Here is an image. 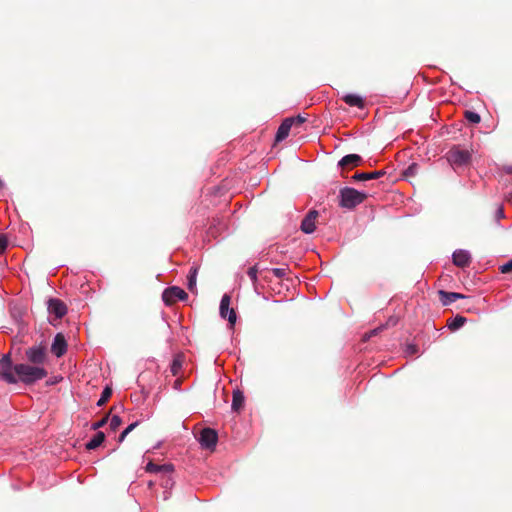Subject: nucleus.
<instances>
[{
    "mask_svg": "<svg viewBox=\"0 0 512 512\" xmlns=\"http://www.w3.org/2000/svg\"><path fill=\"white\" fill-rule=\"evenodd\" d=\"M198 441L202 448L214 450L218 442V434L212 428H204L200 432Z\"/></svg>",
    "mask_w": 512,
    "mask_h": 512,
    "instance_id": "39448f33",
    "label": "nucleus"
},
{
    "mask_svg": "<svg viewBox=\"0 0 512 512\" xmlns=\"http://www.w3.org/2000/svg\"><path fill=\"white\" fill-rule=\"evenodd\" d=\"M257 274H258L257 266L249 267V269L247 271V275L253 284H255L257 282Z\"/></svg>",
    "mask_w": 512,
    "mask_h": 512,
    "instance_id": "bb28decb",
    "label": "nucleus"
},
{
    "mask_svg": "<svg viewBox=\"0 0 512 512\" xmlns=\"http://www.w3.org/2000/svg\"><path fill=\"white\" fill-rule=\"evenodd\" d=\"M105 440V434L97 431L96 434L86 443L87 450H94L98 448Z\"/></svg>",
    "mask_w": 512,
    "mask_h": 512,
    "instance_id": "f3484780",
    "label": "nucleus"
},
{
    "mask_svg": "<svg viewBox=\"0 0 512 512\" xmlns=\"http://www.w3.org/2000/svg\"><path fill=\"white\" fill-rule=\"evenodd\" d=\"M25 359L26 363L14 364L10 354H4L0 359V379L8 384L21 382L33 385L47 377L48 352L45 346L29 347L25 351Z\"/></svg>",
    "mask_w": 512,
    "mask_h": 512,
    "instance_id": "f257e3e1",
    "label": "nucleus"
},
{
    "mask_svg": "<svg viewBox=\"0 0 512 512\" xmlns=\"http://www.w3.org/2000/svg\"><path fill=\"white\" fill-rule=\"evenodd\" d=\"M272 273L277 278H283L286 275L285 268H274L272 269Z\"/></svg>",
    "mask_w": 512,
    "mask_h": 512,
    "instance_id": "473e14b6",
    "label": "nucleus"
},
{
    "mask_svg": "<svg viewBox=\"0 0 512 512\" xmlns=\"http://www.w3.org/2000/svg\"><path fill=\"white\" fill-rule=\"evenodd\" d=\"M244 405V395L240 390H235L232 397V410L240 411Z\"/></svg>",
    "mask_w": 512,
    "mask_h": 512,
    "instance_id": "a211bd4d",
    "label": "nucleus"
},
{
    "mask_svg": "<svg viewBox=\"0 0 512 512\" xmlns=\"http://www.w3.org/2000/svg\"><path fill=\"white\" fill-rule=\"evenodd\" d=\"M339 198L341 207L353 209L365 200L366 194L354 188L344 187L340 190Z\"/></svg>",
    "mask_w": 512,
    "mask_h": 512,
    "instance_id": "7ed1b4c3",
    "label": "nucleus"
},
{
    "mask_svg": "<svg viewBox=\"0 0 512 512\" xmlns=\"http://www.w3.org/2000/svg\"><path fill=\"white\" fill-rule=\"evenodd\" d=\"M231 298L228 294H224L220 301L219 312L220 316L227 319L230 326H234L237 320V315L234 309L230 308Z\"/></svg>",
    "mask_w": 512,
    "mask_h": 512,
    "instance_id": "423d86ee",
    "label": "nucleus"
},
{
    "mask_svg": "<svg viewBox=\"0 0 512 512\" xmlns=\"http://www.w3.org/2000/svg\"><path fill=\"white\" fill-rule=\"evenodd\" d=\"M343 101L351 106V107H357V108H364V100L361 96L357 94H346L342 97Z\"/></svg>",
    "mask_w": 512,
    "mask_h": 512,
    "instance_id": "dca6fc26",
    "label": "nucleus"
},
{
    "mask_svg": "<svg viewBox=\"0 0 512 512\" xmlns=\"http://www.w3.org/2000/svg\"><path fill=\"white\" fill-rule=\"evenodd\" d=\"M187 298V293L178 286L168 287L162 293V300L167 306L173 305L177 300H186Z\"/></svg>",
    "mask_w": 512,
    "mask_h": 512,
    "instance_id": "20e7f679",
    "label": "nucleus"
},
{
    "mask_svg": "<svg viewBox=\"0 0 512 512\" xmlns=\"http://www.w3.org/2000/svg\"><path fill=\"white\" fill-rule=\"evenodd\" d=\"M318 217V211L316 210H310L306 216L303 218L301 222V230L305 234H311L315 231L316 228V219Z\"/></svg>",
    "mask_w": 512,
    "mask_h": 512,
    "instance_id": "6e6552de",
    "label": "nucleus"
},
{
    "mask_svg": "<svg viewBox=\"0 0 512 512\" xmlns=\"http://www.w3.org/2000/svg\"><path fill=\"white\" fill-rule=\"evenodd\" d=\"M505 200L512 206V190L506 194Z\"/></svg>",
    "mask_w": 512,
    "mask_h": 512,
    "instance_id": "f704fd0d",
    "label": "nucleus"
},
{
    "mask_svg": "<svg viewBox=\"0 0 512 512\" xmlns=\"http://www.w3.org/2000/svg\"><path fill=\"white\" fill-rule=\"evenodd\" d=\"M292 128V120H284L281 125L278 127L277 133H276V141L280 142L283 141L288 135Z\"/></svg>",
    "mask_w": 512,
    "mask_h": 512,
    "instance_id": "2eb2a0df",
    "label": "nucleus"
},
{
    "mask_svg": "<svg viewBox=\"0 0 512 512\" xmlns=\"http://www.w3.org/2000/svg\"><path fill=\"white\" fill-rule=\"evenodd\" d=\"M121 423H122V419L118 415H114L110 419L111 430H113V431L117 430L119 428V426L121 425Z\"/></svg>",
    "mask_w": 512,
    "mask_h": 512,
    "instance_id": "cd10ccee",
    "label": "nucleus"
},
{
    "mask_svg": "<svg viewBox=\"0 0 512 512\" xmlns=\"http://www.w3.org/2000/svg\"><path fill=\"white\" fill-rule=\"evenodd\" d=\"M146 472L148 473H156V474H172L174 471V466L172 464L166 463V464H156L152 461L148 462L145 467Z\"/></svg>",
    "mask_w": 512,
    "mask_h": 512,
    "instance_id": "9b49d317",
    "label": "nucleus"
},
{
    "mask_svg": "<svg viewBox=\"0 0 512 512\" xmlns=\"http://www.w3.org/2000/svg\"><path fill=\"white\" fill-rule=\"evenodd\" d=\"M198 268L193 266L191 267L189 274L187 276V288L193 292L196 288V278H197Z\"/></svg>",
    "mask_w": 512,
    "mask_h": 512,
    "instance_id": "6ab92c4d",
    "label": "nucleus"
},
{
    "mask_svg": "<svg viewBox=\"0 0 512 512\" xmlns=\"http://www.w3.org/2000/svg\"><path fill=\"white\" fill-rule=\"evenodd\" d=\"M66 351L67 343L65 337L61 333L56 334L51 345V352L56 357H61L66 353Z\"/></svg>",
    "mask_w": 512,
    "mask_h": 512,
    "instance_id": "1a4fd4ad",
    "label": "nucleus"
},
{
    "mask_svg": "<svg viewBox=\"0 0 512 512\" xmlns=\"http://www.w3.org/2000/svg\"><path fill=\"white\" fill-rule=\"evenodd\" d=\"M385 175V171L383 170H377L373 172H359L355 173L352 177L355 181H368V180H374L378 179Z\"/></svg>",
    "mask_w": 512,
    "mask_h": 512,
    "instance_id": "4468645a",
    "label": "nucleus"
},
{
    "mask_svg": "<svg viewBox=\"0 0 512 512\" xmlns=\"http://www.w3.org/2000/svg\"><path fill=\"white\" fill-rule=\"evenodd\" d=\"M162 476H163V479L161 482L162 487H164L165 489L171 488L174 484L171 474H163Z\"/></svg>",
    "mask_w": 512,
    "mask_h": 512,
    "instance_id": "393cba45",
    "label": "nucleus"
},
{
    "mask_svg": "<svg viewBox=\"0 0 512 512\" xmlns=\"http://www.w3.org/2000/svg\"><path fill=\"white\" fill-rule=\"evenodd\" d=\"M139 422H133L131 423L130 425H128L122 432L121 434L119 435V439L118 441L119 442H123L124 439L127 437V435L132 432L137 426H138Z\"/></svg>",
    "mask_w": 512,
    "mask_h": 512,
    "instance_id": "4be33fe9",
    "label": "nucleus"
},
{
    "mask_svg": "<svg viewBox=\"0 0 512 512\" xmlns=\"http://www.w3.org/2000/svg\"><path fill=\"white\" fill-rule=\"evenodd\" d=\"M496 221L499 222L501 219L505 218L504 208L502 205L498 206L495 211Z\"/></svg>",
    "mask_w": 512,
    "mask_h": 512,
    "instance_id": "2f4dec72",
    "label": "nucleus"
},
{
    "mask_svg": "<svg viewBox=\"0 0 512 512\" xmlns=\"http://www.w3.org/2000/svg\"><path fill=\"white\" fill-rule=\"evenodd\" d=\"M452 260L454 265L464 268L470 264L471 255L467 250L458 249L453 252Z\"/></svg>",
    "mask_w": 512,
    "mask_h": 512,
    "instance_id": "9d476101",
    "label": "nucleus"
},
{
    "mask_svg": "<svg viewBox=\"0 0 512 512\" xmlns=\"http://www.w3.org/2000/svg\"><path fill=\"white\" fill-rule=\"evenodd\" d=\"M466 322V318L460 315H457L456 317L452 318L448 323L447 326L451 331H456L460 329Z\"/></svg>",
    "mask_w": 512,
    "mask_h": 512,
    "instance_id": "aec40b11",
    "label": "nucleus"
},
{
    "mask_svg": "<svg viewBox=\"0 0 512 512\" xmlns=\"http://www.w3.org/2000/svg\"><path fill=\"white\" fill-rule=\"evenodd\" d=\"M111 395H112V389L108 386L105 387L101 393L99 400L97 401V406H99V407L103 406L108 401V399L111 397Z\"/></svg>",
    "mask_w": 512,
    "mask_h": 512,
    "instance_id": "412c9836",
    "label": "nucleus"
},
{
    "mask_svg": "<svg viewBox=\"0 0 512 512\" xmlns=\"http://www.w3.org/2000/svg\"><path fill=\"white\" fill-rule=\"evenodd\" d=\"M446 159L454 170L470 164L472 153L458 145H454L446 154Z\"/></svg>",
    "mask_w": 512,
    "mask_h": 512,
    "instance_id": "f03ea898",
    "label": "nucleus"
},
{
    "mask_svg": "<svg viewBox=\"0 0 512 512\" xmlns=\"http://www.w3.org/2000/svg\"><path fill=\"white\" fill-rule=\"evenodd\" d=\"M440 301L444 306L454 303L458 299H463L466 296L457 292L439 291Z\"/></svg>",
    "mask_w": 512,
    "mask_h": 512,
    "instance_id": "ddd939ff",
    "label": "nucleus"
},
{
    "mask_svg": "<svg viewBox=\"0 0 512 512\" xmlns=\"http://www.w3.org/2000/svg\"><path fill=\"white\" fill-rule=\"evenodd\" d=\"M418 351H419V347L413 343L406 344L405 350H404L406 356H413V355L417 354Z\"/></svg>",
    "mask_w": 512,
    "mask_h": 512,
    "instance_id": "b1692460",
    "label": "nucleus"
},
{
    "mask_svg": "<svg viewBox=\"0 0 512 512\" xmlns=\"http://www.w3.org/2000/svg\"><path fill=\"white\" fill-rule=\"evenodd\" d=\"M7 239L4 235L0 234V254H2L7 248Z\"/></svg>",
    "mask_w": 512,
    "mask_h": 512,
    "instance_id": "72a5a7b5",
    "label": "nucleus"
},
{
    "mask_svg": "<svg viewBox=\"0 0 512 512\" xmlns=\"http://www.w3.org/2000/svg\"><path fill=\"white\" fill-rule=\"evenodd\" d=\"M286 120H292V126L293 125L301 126L306 121V118L301 115H298L296 117L286 118Z\"/></svg>",
    "mask_w": 512,
    "mask_h": 512,
    "instance_id": "c85d7f7f",
    "label": "nucleus"
},
{
    "mask_svg": "<svg viewBox=\"0 0 512 512\" xmlns=\"http://www.w3.org/2000/svg\"><path fill=\"white\" fill-rule=\"evenodd\" d=\"M48 312L54 315L56 319H61L67 313V307L63 301L57 298H51L48 300Z\"/></svg>",
    "mask_w": 512,
    "mask_h": 512,
    "instance_id": "0eeeda50",
    "label": "nucleus"
},
{
    "mask_svg": "<svg viewBox=\"0 0 512 512\" xmlns=\"http://www.w3.org/2000/svg\"><path fill=\"white\" fill-rule=\"evenodd\" d=\"M362 157L358 154H348L342 157L339 162L338 166L341 168H345L348 166L357 167L361 164Z\"/></svg>",
    "mask_w": 512,
    "mask_h": 512,
    "instance_id": "f8f14e48",
    "label": "nucleus"
},
{
    "mask_svg": "<svg viewBox=\"0 0 512 512\" xmlns=\"http://www.w3.org/2000/svg\"><path fill=\"white\" fill-rule=\"evenodd\" d=\"M378 329H374L370 332V334L368 335V337L372 336V335H376Z\"/></svg>",
    "mask_w": 512,
    "mask_h": 512,
    "instance_id": "c9c22d12",
    "label": "nucleus"
},
{
    "mask_svg": "<svg viewBox=\"0 0 512 512\" xmlns=\"http://www.w3.org/2000/svg\"><path fill=\"white\" fill-rule=\"evenodd\" d=\"M181 368V363L178 359H174L171 365V372L173 375H177Z\"/></svg>",
    "mask_w": 512,
    "mask_h": 512,
    "instance_id": "c756f323",
    "label": "nucleus"
},
{
    "mask_svg": "<svg viewBox=\"0 0 512 512\" xmlns=\"http://www.w3.org/2000/svg\"><path fill=\"white\" fill-rule=\"evenodd\" d=\"M108 419H109V416L106 415L105 417H103L102 419H100L99 421L97 422H94L92 425H91V429L92 430H95V431H98L100 428L104 427L107 422H108Z\"/></svg>",
    "mask_w": 512,
    "mask_h": 512,
    "instance_id": "a878e982",
    "label": "nucleus"
},
{
    "mask_svg": "<svg viewBox=\"0 0 512 512\" xmlns=\"http://www.w3.org/2000/svg\"><path fill=\"white\" fill-rule=\"evenodd\" d=\"M500 271L504 274L512 272V259L500 266Z\"/></svg>",
    "mask_w": 512,
    "mask_h": 512,
    "instance_id": "7c9ffc66",
    "label": "nucleus"
},
{
    "mask_svg": "<svg viewBox=\"0 0 512 512\" xmlns=\"http://www.w3.org/2000/svg\"><path fill=\"white\" fill-rule=\"evenodd\" d=\"M465 118L471 122V123H474V124H477L480 122L481 118H480V115L476 112H473V111H466L465 112Z\"/></svg>",
    "mask_w": 512,
    "mask_h": 512,
    "instance_id": "5701e85b",
    "label": "nucleus"
},
{
    "mask_svg": "<svg viewBox=\"0 0 512 512\" xmlns=\"http://www.w3.org/2000/svg\"><path fill=\"white\" fill-rule=\"evenodd\" d=\"M0 186H2V181L0 180Z\"/></svg>",
    "mask_w": 512,
    "mask_h": 512,
    "instance_id": "e433bc0d",
    "label": "nucleus"
}]
</instances>
